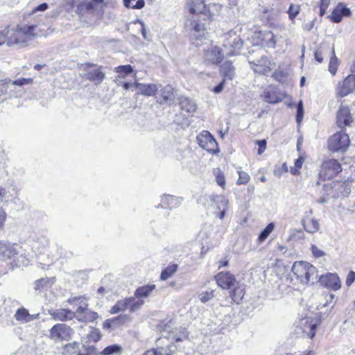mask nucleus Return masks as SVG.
I'll list each match as a JSON object with an SVG mask.
<instances>
[{
	"instance_id": "obj_1",
	"label": "nucleus",
	"mask_w": 355,
	"mask_h": 355,
	"mask_svg": "<svg viewBox=\"0 0 355 355\" xmlns=\"http://www.w3.org/2000/svg\"><path fill=\"white\" fill-rule=\"evenodd\" d=\"M35 26H17L15 30L10 31L8 37L7 45L12 46L18 45L19 46H26L29 42L35 37Z\"/></svg>"
},
{
	"instance_id": "obj_2",
	"label": "nucleus",
	"mask_w": 355,
	"mask_h": 355,
	"mask_svg": "<svg viewBox=\"0 0 355 355\" xmlns=\"http://www.w3.org/2000/svg\"><path fill=\"white\" fill-rule=\"evenodd\" d=\"M241 31V28L236 26L224 35L223 47L226 55H237L238 51L242 48L243 40L240 35Z\"/></svg>"
},
{
	"instance_id": "obj_3",
	"label": "nucleus",
	"mask_w": 355,
	"mask_h": 355,
	"mask_svg": "<svg viewBox=\"0 0 355 355\" xmlns=\"http://www.w3.org/2000/svg\"><path fill=\"white\" fill-rule=\"evenodd\" d=\"M292 272L302 284H307L317 277V270L311 263L305 261H296L292 267Z\"/></svg>"
},
{
	"instance_id": "obj_4",
	"label": "nucleus",
	"mask_w": 355,
	"mask_h": 355,
	"mask_svg": "<svg viewBox=\"0 0 355 355\" xmlns=\"http://www.w3.org/2000/svg\"><path fill=\"white\" fill-rule=\"evenodd\" d=\"M144 304V300H136L134 297H125L118 300L111 308L110 313L112 314H116L119 312H124L127 310L130 313H134L140 309Z\"/></svg>"
},
{
	"instance_id": "obj_5",
	"label": "nucleus",
	"mask_w": 355,
	"mask_h": 355,
	"mask_svg": "<svg viewBox=\"0 0 355 355\" xmlns=\"http://www.w3.org/2000/svg\"><path fill=\"white\" fill-rule=\"evenodd\" d=\"M73 334V329L66 324L58 323L49 330V338L55 342L60 340H69Z\"/></svg>"
},
{
	"instance_id": "obj_6",
	"label": "nucleus",
	"mask_w": 355,
	"mask_h": 355,
	"mask_svg": "<svg viewBox=\"0 0 355 355\" xmlns=\"http://www.w3.org/2000/svg\"><path fill=\"white\" fill-rule=\"evenodd\" d=\"M349 138L347 134L340 131L332 135L328 142V146L331 151L343 152L346 150L349 145Z\"/></svg>"
},
{
	"instance_id": "obj_7",
	"label": "nucleus",
	"mask_w": 355,
	"mask_h": 355,
	"mask_svg": "<svg viewBox=\"0 0 355 355\" xmlns=\"http://www.w3.org/2000/svg\"><path fill=\"white\" fill-rule=\"evenodd\" d=\"M341 171L342 166L340 162L335 159H329L322 162L320 176L324 180L331 179Z\"/></svg>"
},
{
	"instance_id": "obj_8",
	"label": "nucleus",
	"mask_w": 355,
	"mask_h": 355,
	"mask_svg": "<svg viewBox=\"0 0 355 355\" xmlns=\"http://www.w3.org/2000/svg\"><path fill=\"white\" fill-rule=\"evenodd\" d=\"M327 191H330L328 195L334 198L347 196L352 190L349 182H333L325 186Z\"/></svg>"
},
{
	"instance_id": "obj_9",
	"label": "nucleus",
	"mask_w": 355,
	"mask_h": 355,
	"mask_svg": "<svg viewBox=\"0 0 355 355\" xmlns=\"http://www.w3.org/2000/svg\"><path fill=\"white\" fill-rule=\"evenodd\" d=\"M205 199L209 206L216 205V208L220 210V212L215 214L220 218L223 219L228 208V200L223 196L205 195L202 196Z\"/></svg>"
},
{
	"instance_id": "obj_10",
	"label": "nucleus",
	"mask_w": 355,
	"mask_h": 355,
	"mask_svg": "<svg viewBox=\"0 0 355 355\" xmlns=\"http://www.w3.org/2000/svg\"><path fill=\"white\" fill-rule=\"evenodd\" d=\"M17 252L14 245L0 242V260L7 261L12 259V264L20 267L19 259H24L21 256L17 257Z\"/></svg>"
},
{
	"instance_id": "obj_11",
	"label": "nucleus",
	"mask_w": 355,
	"mask_h": 355,
	"mask_svg": "<svg viewBox=\"0 0 355 355\" xmlns=\"http://www.w3.org/2000/svg\"><path fill=\"white\" fill-rule=\"evenodd\" d=\"M188 27L190 37L194 44L198 46L203 40H206L207 32L203 24L193 20L190 21Z\"/></svg>"
},
{
	"instance_id": "obj_12",
	"label": "nucleus",
	"mask_w": 355,
	"mask_h": 355,
	"mask_svg": "<svg viewBox=\"0 0 355 355\" xmlns=\"http://www.w3.org/2000/svg\"><path fill=\"white\" fill-rule=\"evenodd\" d=\"M199 146L213 154L219 151L218 144L209 132L204 130L197 137Z\"/></svg>"
},
{
	"instance_id": "obj_13",
	"label": "nucleus",
	"mask_w": 355,
	"mask_h": 355,
	"mask_svg": "<svg viewBox=\"0 0 355 355\" xmlns=\"http://www.w3.org/2000/svg\"><path fill=\"white\" fill-rule=\"evenodd\" d=\"M251 69L257 73L268 75L271 71V62L266 55H262L259 59L249 60Z\"/></svg>"
},
{
	"instance_id": "obj_14",
	"label": "nucleus",
	"mask_w": 355,
	"mask_h": 355,
	"mask_svg": "<svg viewBox=\"0 0 355 355\" xmlns=\"http://www.w3.org/2000/svg\"><path fill=\"white\" fill-rule=\"evenodd\" d=\"M74 313L75 318L79 322L85 323L92 322L98 317L97 313L87 309V304H85V306H79L74 311Z\"/></svg>"
},
{
	"instance_id": "obj_15",
	"label": "nucleus",
	"mask_w": 355,
	"mask_h": 355,
	"mask_svg": "<svg viewBox=\"0 0 355 355\" xmlns=\"http://www.w3.org/2000/svg\"><path fill=\"white\" fill-rule=\"evenodd\" d=\"M319 282L322 286L334 291H337L340 288V280L336 273H327L321 275Z\"/></svg>"
},
{
	"instance_id": "obj_16",
	"label": "nucleus",
	"mask_w": 355,
	"mask_h": 355,
	"mask_svg": "<svg viewBox=\"0 0 355 355\" xmlns=\"http://www.w3.org/2000/svg\"><path fill=\"white\" fill-rule=\"evenodd\" d=\"M355 89V75H349L337 87V94L341 97L352 92Z\"/></svg>"
},
{
	"instance_id": "obj_17",
	"label": "nucleus",
	"mask_w": 355,
	"mask_h": 355,
	"mask_svg": "<svg viewBox=\"0 0 355 355\" xmlns=\"http://www.w3.org/2000/svg\"><path fill=\"white\" fill-rule=\"evenodd\" d=\"M217 284L223 289H228L233 286L236 282L234 275L230 272H220L215 276Z\"/></svg>"
},
{
	"instance_id": "obj_18",
	"label": "nucleus",
	"mask_w": 355,
	"mask_h": 355,
	"mask_svg": "<svg viewBox=\"0 0 355 355\" xmlns=\"http://www.w3.org/2000/svg\"><path fill=\"white\" fill-rule=\"evenodd\" d=\"M353 121L352 116L348 107L341 106L336 115V123L343 128L349 125Z\"/></svg>"
},
{
	"instance_id": "obj_19",
	"label": "nucleus",
	"mask_w": 355,
	"mask_h": 355,
	"mask_svg": "<svg viewBox=\"0 0 355 355\" xmlns=\"http://www.w3.org/2000/svg\"><path fill=\"white\" fill-rule=\"evenodd\" d=\"M162 339L157 340V347L146 352L144 355H172L177 351V346L173 344H168L166 347L159 346Z\"/></svg>"
},
{
	"instance_id": "obj_20",
	"label": "nucleus",
	"mask_w": 355,
	"mask_h": 355,
	"mask_svg": "<svg viewBox=\"0 0 355 355\" xmlns=\"http://www.w3.org/2000/svg\"><path fill=\"white\" fill-rule=\"evenodd\" d=\"M134 85L138 89L137 94H141L145 96H154L162 87L161 85L153 83L144 84L140 83H135Z\"/></svg>"
},
{
	"instance_id": "obj_21",
	"label": "nucleus",
	"mask_w": 355,
	"mask_h": 355,
	"mask_svg": "<svg viewBox=\"0 0 355 355\" xmlns=\"http://www.w3.org/2000/svg\"><path fill=\"white\" fill-rule=\"evenodd\" d=\"M224 52H221L218 46H211L205 53V60L209 61L212 64H217L220 62L223 58Z\"/></svg>"
},
{
	"instance_id": "obj_22",
	"label": "nucleus",
	"mask_w": 355,
	"mask_h": 355,
	"mask_svg": "<svg viewBox=\"0 0 355 355\" xmlns=\"http://www.w3.org/2000/svg\"><path fill=\"white\" fill-rule=\"evenodd\" d=\"M51 318L55 320L67 321L70 320L74 318L75 313L73 311L66 309H58L55 310L49 311Z\"/></svg>"
},
{
	"instance_id": "obj_23",
	"label": "nucleus",
	"mask_w": 355,
	"mask_h": 355,
	"mask_svg": "<svg viewBox=\"0 0 355 355\" xmlns=\"http://www.w3.org/2000/svg\"><path fill=\"white\" fill-rule=\"evenodd\" d=\"M187 8L192 14H204L206 12V3L204 0H189Z\"/></svg>"
},
{
	"instance_id": "obj_24",
	"label": "nucleus",
	"mask_w": 355,
	"mask_h": 355,
	"mask_svg": "<svg viewBox=\"0 0 355 355\" xmlns=\"http://www.w3.org/2000/svg\"><path fill=\"white\" fill-rule=\"evenodd\" d=\"M155 284H148L138 287L134 293L136 300H143L142 298L148 297L152 292L155 289Z\"/></svg>"
},
{
	"instance_id": "obj_25",
	"label": "nucleus",
	"mask_w": 355,
	"mask_h": 355,
	"mask_svg": "<svg viewBox=\"0 0 355 355\" xmlns=\"http://www.w3.org/2000/svg\"><path fill=\"white\" fill-rule=\"evenodd\" d=\"M163 336L166 337L168 340L172 341H182L183 339L188 338V334L185 330L180 331L179 333L173 331L168 330L167 328L163 330Z\"/></svg>"
},
{
	"instance_id": "obj_26",
	"label": "nucleus",
	"mask_w": 355,
	"mask_h": 355,
	"mask_svg": "<svg viewBox=\"0 0 355 355\" xmlns=\"http://www.w3.org/2000/svg\"><path fill=\"white\" fill-rule=\"evenodd\" d=\"M220 73L225 80H232L235 75V69L230 62H225L220 67Z\"/></svg>"
},
{
	"instance_id": "obj_27",
	"label": "nucleus",
	"mask_w": 355,
	"mask_h": 355,
	"mask_svg": "<svg viewBox=\"0 0 355 355\" xmlns=\"http://www.w3.org/2000/svg\"><path fill=\"white\" fill-rule=\"evenodd\" d=\"M86 78L95 82L96 84H100L105 78V74L99 68L94 69L86 73Z\"/></svg>"
},
{
	"instance_id": "obj_28",
	"label": "nucleus",
	"mask_w": 355,
	"mask_h": 355,
	"mask_svg": "<svg viewBox=\"0 0 355 355\" xmlns=\"http://www.w3.org/2000/svg\"><path fill=\"white\" fill-rule=\"evenodd\" d=\"M180 108L182 112L193 113L196 110V105L193 101L188 98H182L180 102Z\"/></svg>"
},
{
	"instance_id": "obj_29",
	"label": "nucleus",
	"mask_w": 355,
	"mask_h": 355,
	"mask_svg": "<svg viewBox=\"0 0 355 355\" xmlns=\"http://www.w3.org/2000/svg\"><path fill=\"white\" fill-rule=\"evenodd\" d=\"M179 204H180V199L172 196H164L162 198L161 206L162 207L172 209L178 206Z\"/></svg>"
},
{
	"instance_id": "obj_30",
	"label": "nucleus",
	"mask_w": 355,
	"mask_h": 355,
	"mask_svg": "<svg viewBox=\"0 0 355 355\" xmlns=\"http://www.w3.org/2000/svg\"><path fill=\"white\" fill-rule=\"evenodd\" d=\"M263 99L268 103H277L282 101V98L279 96L277 92L272 89H267L263 92Z\"/></svg>"
},
{
	"instance_id": "obj_31",
	"label": "nucleus",
	"mask_w": 355,
	"mask_h": 355,
	"mask_svg": "<svg viewBox=\"0 0 355 355\" xmlns=\"http://www.w3.org/2000/svg\"><path fill=\"white\" fill-rule=\"evenodd\" d=\"M302 223L304 230L309 233L313 234L320 230V224L315 218L303 220Z\"/></svg>"
},
{
	"instance_id": "obj_32",
	"label": "nucleus",
	"mask_w": 355,
	"mask_h": 355,
	"mask_svg": "<svg viewBox=\"0 0 355 355\" xmlns=\"http://www.w3.org/2000/svg\"><path fill=\"white\" fill-rule=\"evenodd\" d=\"M221 8L222 6L219 3H206V12H204V15L207 17V19H211L212 17L219 13Z\"/></svg>"
},
{
	"instance_id": "obj_33",
	"label": "nucleus",
	"mask_w": 355,
	"mask_h": 355,
	"mask_svg": "<svg viewBox=\"0 0 355 355\" xmlns=\"http://www.w3.org/2000/svg\"><path fill=\"white\" fill-rule=\"evenodd\" d=\"M15 318L17 321L22 322H30L32 320V317L29 314L28 310L24 308L17 309L15 314Z\"/></svg>"
},
{
	"instance_id": "obj_34",
	"label": "nucleus",
	"mask_w": 355,
	"mask_h": 355,
	"mask_svg": "<svg viewBox=\"0 0 355 355\" xmlns=\"http://www.w3.org/2000/svg\"><path fill=\"white\" fill-rule=\"evenodd\" d=\"M160 96L162 99L160 101L157 100L160 103H166L171 100L173 97V88L169 85L162 88L160 89Z\"/></svg>"
},
{
	"instance_id": "obj_35",
	"label": "nucleus",
	"mask_w": 355,
	"mask_h": 355,
	"mask_svg": "<svg viewBox=\"0 0 355 355\" xmlns=\"http://www.w3.org/2000/svg\"><path fill=\"white\" fill-rule=\"evenodd\" d=\"M244 296V291L240 287H236L230 292V297L232 301L236 304H240Z\"/></svg>"
},
{
	"instance_id": "obj_36",
	"label": "nucleus",
	"mask_w": 355,
	"mask_h": 355,
	"mask_svg": "<svg viewBox=\"0 0 355 355\" xmlns=\"http://www.w3.org/2000/svg\"><path fill=\"white\" fill-rule=\"evenodd\" d=\"M79 351V343L77 342H72L66 344L63 348L62 354L64 355H73Z\"/></svg>"
},
{
	"instance_id": "obj_37",
	"label": "nucleus",
	"mask_w": 355,
	"mask_h": 355,
	"mask_svg": "<svg viewBox=\"0 0 355 355\" xmlns=\"http://www.w3.org/2000/svg\"><path fill=\"white\" fill-rule=\"evenodd\" d=\"M123 349L121 346L119 345H112L106 347L101 352L102 355H114L121 354Z\"/></svg>"
},
{
	"instance_id": "obj_38",
	"label": "nucleus",
	"mask_w": 355,
	"mask_h": 355,
	"mask_svg": "<svg viewBox=\"0 0 355 355\" xmlns=\"http://www.w3.org/2000/svg\"><path fill=\"white\" fill-rule=\"evenodd\" d=\"M178 270L177 264H171L168 266L164 270H162L160 279L162 280H166L170 278Z\"/></svg>"
},
{
	"instance_id": "obj_39",
	"label": "nucleus",
	"mask_w": 355,
	"mask_h": 355,
	"mask_svg": "<svg viewBox=\"0 0 355 355\" xmlns=\"http://www.w3.org/2000/svg\"><path fill=\"white\" fill-rule=\"evenodd\" d=\"M275 225L273 223H270L267 225L264 230L260 233L258 240L259 243L263 242L270 235V234L274 230Z\"/></svg>"
},
{
	"instance_id": "obj_40",
	"label": "nucleus",
	"mask_w": 355,
	"mask_h": 355,
	"mask_svg": "<svg viewBox=\"0 0 355 355\" xmlns=\"http://www.w3.org/2000/svg\"><path fill=\"white\" fill-rule=\"evenodd\" d=\"M102 1H103V0H92V1H85L84 2H83L82 3L80 4L78 9L80 11H82L84 10H85L87 11H90L94 9V3H101Z\"/></svg>"
},
{
	"instance_id": "obj_41",
	"label": "nucleus",
	"mask_w": 355,
	"mask_h": 355,
	"mask_svg": "<svg viewBox=\"0 0 355 355\" xmlns=\"http://www.w3.org/2000/svg\"><path fill=\"white\" fill-rule=\"evenodd\" d=\"M338 58L335 55L334 48H332V56L329 64V71L332 75H335L337 71Z\"/></svg>"
},
{
	"instance_id": "obj_42",
	"label": "nucleus",
	"mask_w": 355,
	"mask_h": 355,
	"mask_svg": "<svg viewBox=\"0 0 355 355\" xmlns=\"http://www.w3.org/2000/svg\"><path fill=\"white\" fill-rule=\"evenodd\" d=\"M115 71L119 74V77L124 78L132 71V67L130 64L121 65L115 68Z\"/></svg>"
},
{
	"instance_id": "obj_43",
	"label": "nucleus",
	"mask_w": 355,
	"mask_h": 355,
	"mask_svg": "<svg viewBox=\"0 0 355 355\" xmlns=\"http://www.w3.org/2000/svg\"><path fill=\"white\" fill-rule=\"evenodd\" d=\"M10 302L9 300H5L3 302H0V315L1 316L9 315L10 314V313L12 312Z\"/></svg>"
},
{
	"instance_id": "obj_44",
	"label": "nucleus",
	"mask_w": 355,
	"mask_h": 355,
	"mask_svg": "<svg viewBox=\"0 0 355 355\" xmlns=\"http://www.w3.org/2000/svg\"><path fill=\"white\" fill-rule=\"evenodd\" d=\"M214 297V290H209L204 292H202L198 295L199 300L202 303H206L209 302V300H212Z\"/></svg>"
},
{
	"instance_id": "obj_45",
	"label": "nucleus",
	"mask_w": 355,
	"mask_h": 355,
	"mask_svg": "<svg viewBox=\"0 0 355 355\" xmlns=\"http://www.w3.org/2000/svg\"><path fill=\"white\" fill-rule=\"evenodd\" d=\"M214 174L217 184L222 188H224L225 185V178L223 173L219 168H216L214 170Z\"/></svg>"
},
{
	"instance_id": "obj_46",
	"label": "nucleus",
	"mask_w": 355,
	"mask_h": 355,
	"mask_svg": "<svg viewBox=\"0 0 355 355\" xmlns=\"http://www.w3.org/2000/svg\"><path fill=\"white\" fill-rule=\"evenodd\" d=\"M10 87H15L12 82L0 83V98L4 96H8V89Z\"/></svg>"
},
{
	"instance_id": "obj_47",
	"label": "nucleus",
	"mask_w": 355,
	"mask_h": 355,
	"mask_svg": "<svg viewBox=\"0 0 355 355\" xmlns=\"http://www.w3.org/2000/svg\"><path fill=\"white\" fill-rule=\"evenodd\" d=\"M124 6L128 8L141 9L144 7L145 2L144 0H137L134 5L130 4V0H123Z\"/></svg>"
},
{
	"instance_id": "obj_48",
	"label": "nucleus",
	"mask_w": 355,
	"mask_h": 355,
	"mask_svg": "<svg viewBox=\"0 0 355 355\" xmlns=\"http://www.w3.org/2000/svg\"><path fill=\"white\" fill-rule=\"evenodd\" d=\"M300 6L291 3L289 6L288 13L291 19H294L300 12Z\"/></svg>"
},
{
	"instance_id": "obj_49",
	"label": "nucleus",
	"mask_w": 355,
	"mask_h": 355,
	"mask_svg": "<svg viewBox=\"0 0 355 355\" xmlns=\"http://www.w3.org/2000/svg\"><path fill=\"white\" fill-rule=\"evenodd\" d=\"M304 116V108H303V103L302 101H300L297 107V115H296V121L298 124H300L302 119Z\"/></svg>"
},
{
	"instance_id": "obj_50",
	"label": "nucleus",
	"mask_w": 355,
	"mask_h": 355,
	"mask_svg": "<svg viewBox=\"0 0 355 355\" xmlns=\"http://www.w3.org/2000/svg\"><path fill=\"white\" fill-rule=\"evenodd\" d=\"M10 191L8 188L0 186V203L7 202L10 198Z\"/></svg>"
},
{
	"instance_id": "obj_51",
	"label": "nucleus",
	"mask_w": 355,
	"mask_h": 355,
	"mask_svg": "<svg viewBox=\"0 0 355 355\" xmlns=\"http://www.w3.org/2000/svg\"><path fill=\"white\" fill-rule=\"evenodd\" d=\"M101 338V331L97 329H93L89 334L88 335V338L89 340L94 342H98Z\"/></svg>"
},
{
	"instance_id": "obj_52",
	"label": "nucleus",
	"mask_w": 355,
	"mask_h": 355,
	"mask_svg": "<svg viewBox=\"0 0 355 355\" xmlns=\"http://www.w3.org/2000/svg\"><path fill=\"white\" fill-rule=\"evenodd\" d=\"M49 279L48 278H42L39 280H37L35 282V289L36 291L39 290L41 291L43 289L45 286H46L49 284Z\"/></svg>"
},
{
	"instance_id": "obj_53",
	"label": "nucleus",
	"mask_w": 355,
	"mask_h": 355,
	"mask_svg": "<svg viewBox=\"0 0 355 355\" xmlns=\"http://www.w3.org/2000/svg\"><path fill=\"white\" fill-rule=\"evenodd\" d=\"M239 180L237 181L238 184H244L248 182L250 180L249 175L244 171H239Z\"/></svg>"
},
{
	"instance_id": "obj_54",
	"label": "nucleus",
	"mask_w": 355,
	"mask_h": 355,
	"mask_svg": "<svg viewBox=\"0 0 355 355\" xmlns=\"http://www.w3.org/2000/svg\"><path fill=\"white\" fill-rule=\"evenodd\" d=\"M340 8H335L331 15V21L335 23H338L342 20L343 16L340 13Z\"/></svg>"
},
{
	"instance_id": "obj_55",
	"label": "nucleus",
	"mask_w": 355,
	"mask_h": 355,
	"mask_svg": "<svg viewBox=\"0 0 355 355\" xmlns=\"http://www.w3.org/2000/svg\"><path fill=\"white\" fill-rule=\"evenodd\" d=\"M304 159L303 157H300L295 162V168H291V172L293 175H296L299 173L298 169L302 168V164L304 162Z\"/></svg>"
},
{
	"instance_id": "obj_56",
	"label": "nucleus",
	"mask_w": 355,
	"mask_h": 355,
	"mask_svg": "<svg viewBox=\"0 0 355 355\" xmlns=\"http://www.w3.org/2000/svg\"><path fill=\"white\" fill-rule=\"evenodd\" d=\"M33 79L32 78H20L18 80H16L15 81H12V84L15 85V87L16 86H23L24 85H28L32 83Z\"/></svg>"
},
{
	"instance_id": "obj_57",
	"label": "nucleus",
	"mask_w": 355,
	"mask_h": 355,
	"mask_svg": "<svg viewBox=\"0 0 355 355\" xmlns=\"http://www.w3.org/2000/svg\"><path fill=\"white\" fill-rule=\"evenodd\" d=\"M265 37L268 39L267 42V46L269 47H275L276 44V40L275 39V35L271 32H268L265 34Z\"/></svg>"
},
{
	"instance_id": "obj_58",
	"label": "nucleus",
	"mask_w": 355,
	"mask_h": 355,
	"mask_svg": "<svg viewBox=\"0 0 355 355\" xmlns=\"http://www.w3.org/2000/svg\"><path fill=\"white\" fill-rule=\"evenodd\" d=\"M330 3V0H321L320 4V15L323 16Z\"/></svg>"
},
{
	"instance_id": "obj_59",
	"label": "nucleus",
	"mask_w": 355,
	"mask_h": 355,
	"mask_svg": "<svg viewBox=\"0 0 355 355\" xmlns=\"http://www.w3.org/2000/svg\"><path fill=\"white\" fill-rule=\"evenodd\" d=\"M139 24L140 25V26H141V33L142 34V36H143L144 39L148 40V37H147V33H146V28H145V25L143 23V21H141L139 19H136V20H135V21H133L130 23V24Z\"/></svg>"
},
{
	"instance_id": "obj_60",
	"label": "nucleus",
	"mask_w": 355,
	"mask_h": 355,
	"mask_svg": "<svg viewBox=\"0 0 355 355\" xmlns=\"http://www.w3.org/2000/svg\"><path fill=\"white\" fill-rule=\"evenodd\" d=\"M10 35V31L4 29L0 31V45L6 43L8 41V37Z\"/></svg>"
},
{
	"instance_id": "obj_61",
	"label": "nucleus",
	"mask_w": 355,
	"mask_h": 355,
	"mask_svg": "<svg viewBox=\"0 0 355 355\" xmlns=\"http://www.w3.org/2000/svg\"><path fill=\"white\" fill-rule=\"evenodd\" d=\"M311 252L313 256L316 258H320L324 256L325 253L320 250L315 245H311Z\"/></svg>"
},
{
	"instance_id": "obj_62",
	"label": "nucleus",
	"mask_w": 355,
	"mask_h": 355,
	"mask_svg": "<svg viewBox=\"0 0 355 355\" xmlns=\"http://www.w3.org/2000/svg\"><path fill=\"white\" fill-rule=\"evenodd\" d=\"M256 144L259 146L258 154L261 155L266 148V141L265 139L257 140Z\"/></svg>"
},
{
	"instance_id": "obj_63",
	"label": "nucleus",
	"mask_w": 355,
	"mask_h": 355,
	"mask_svg": "<svg viewBox=\"0 0 355 355\" xmlns=\"http://www.w3.org/2000/svg\"><path fill=\"white\" fill-rule=\"evenodd\" d=\"M336 8H340V13L342 16H348L350 14V10L348 8L345 7L343 3H339Z\"/></svg>"
},
{
	"instance_id": "obj_64",
	"label": "nucleus",
	"mask_w": 355,
	"mask_h": 355,
	"mask_svg": "<svg viewBox=\"0 0 355 355\" xmlns=\"http://www.w3.org/2000/svg\"><path fill=\"white\" fill-rule=\"evenodd\" d=\"M355 281V272L354 271H350L348 275H347V279H346V285L347 286H351L353 282Z\"/></svg>"
}]
</instances>
